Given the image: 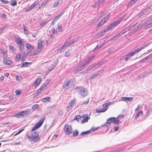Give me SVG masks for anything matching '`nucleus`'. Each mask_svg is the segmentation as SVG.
<instances>
[{"label":"nucleus","mask_w":152,"mask_h":152,"mask_svg":"<svg viewBox=\"0 0 152 152\" xmlns=\"http://www.w3.org/2000/svg\"><path fill=\"white\" fill-rule=\"evenodd\" d=\"M152 20V16L148 18L147 20L145 21L147 25Z\"/></svg>","instance_id":"obj_38"},{"label":"nucleus","mask_w":152,"mask_h":152,"mask_svg":"<svg viewBox=\"0 0 152 152\" xmlns=\"http://www.w3.org/2000/svg\"><path fill=\"white\" fill-rule=\"evenodd\" d=\"M97 76H96L95 75V76L94 74L93 75L91 76L89 79L92 80L93 79H94V78L96 77Z\"/></svg>","instance_id":"obj_54"},{"label":"nucleus","mask_w":152,"mask_h":152,"mask_svg":"<svg viewBox=\"0 0 152 152\" xmlns=\"http://www.w3.org/2000/svg\"><path fill=\"white\" fill-rule=\"evenodd\" d=\"M57 27H58V31L60 32H61L62 31V26H61V24L60 23H58L57 24Z\"/></svg>","instance_id":"obj_41"},{"label":"nucleus","mask_w":152,"mask_h":152,"mask_svg":"<svg viewBox=\"0 0 152 152\" xmlns=\"http://www.w3.org/2000/svg\"><path fill=\"white\" fill-rule=\"evenodd\" d=\"M3 62L6 65H10L12 63V61L9 60H7L6 57L3 56Z\"/></svg>","instance_id":"obj_13"},{"label":"nucleus","mask_w":152,"mask_h":152,"mask_svg":"<svg viewBox=\"0 0 152 152\" xmlns=\"http://www.w3.org/2000/svg\"><path fill=\"white\" fill-rule=\"evenodd\" d=\"M121 101H128L130 102L132 101L133 100V97H121Z\"/></svg>","instance_id":"obj_12"},{"label":"nucleus","mask_w":152,"mask_h":152,"mask_svg":"<svg viewBox=\"0 0 152 152\" xmlns=\"http://www.w3.org/2000/svg\"><path fill=\"white\" fill-rule=\"evenodd\" d=\"M88 71H89V70L87 68V69L84 70L82 72V74H84L85 73H86L88 72Z\"/></svg>","instance_id":"obj_61"},{"label":"nucleus","mask_w":152,"mask_h":152,"mask_svg":"<svg viewBox=\"0 0 152 152\" xmlns=\"http://www.w3.org/2000/svg\"><path fill=\"white\" fill-rule=\"evenodd\" d=\"M81 117L79 115L77 116L74 119H76L77 121H79L80 118H81Z\"/></svg>","instance_id":"obj_57"},{"label":"nucleus","mask_w":152,"mask_h":152,"mask_svg":"<svg viewBox=\"0 0 152 152\" xmlns=\"http://www.w3.org/2000/svg\"><path fill=\"white\" fill-rule=\"evenodd\" d=\"M65 56L67 57H69L70 56V53L69 51L66 52L65 53Z\"/></svg>","instance_id":"obj_51"},{"label":"nucleus","mask_w":152,"mask_h":152,"mask_svg":"<svg viewBox=\"0 0 152 152\" xmlns=\"http://www.w3.org/2000/svg\"><path fill=\"white\" fill-rule=\"evenodd\" d=\"M26 47L28 49L30 50H32L34 48L33 46L28 43H26Z\"/></svg>","instance_id":"obj_20"},{"label":"nucleus","mask_w":152,"mask_h":152,"mask_svg":"<svg viewBox=\"0 0 152 152\" xmlns=\"http://www.w3.org/2000/svg\"><path fill=\"white\" fill-rule=\"evenodd\" d=\"M106 1V0H98L96 2V4L99 5L101 4H103Z\"/></svg>","instance_id":"obj_23"},{"label":"nucleus","mask_w":152,"mask_h":152,"mask_svg":"<svg viewBox=\"0 0 152 152\" xmlns=\"http://www.w3.org/2000/svg\"><path fill=\"white\" fill-rule=\"evenodd\" d=\"M98 66V64H96L94 65H91L88 68V69L89 70H91L93 69H94V68H95L96 66Z\"/></svg>","instance_id":"obj_35"},{"label":"nucleus","mask_w":152,"mask_h":152,"mask_svg":"<svg viewBox=\"0 0 152 152\" xmlns=\"http://www.w3.org/2000/svg\"><path fill=\"white\" fill-rule=\"evenodd\" d=\"M101 47H102V46L101 45L99 46L97 45L96 46V47L95 48L94 50H97L99 49Z\"/></svg>","instance_id":"obj_62"},{"label":"nucleus","mask_w":152,"mask_h":152,"mask_svg":"<svg viewBox=\"0 0 152 152\" xmlns=\"http://www.w3.org/2000/svg\"><path fill=\"white\" fill-rule=\"evenodd\" d=\"M64 130L65 134H66L69 135L73 133L72 127L68 125H66L65 126Z\"/></svg>","instance_id":"obj_5"},{"label":"nucleus","mask_w":152,"mask_h":152,"mask_svg":"<svg viewBox=\"0 0 152 152\" xmlns=\"http://www.w3.org/2000/svg\"><path fill=\"white\" fill-rule=\"evenodd\" d=\"M31 63L28 62H24L22 64L20 67L21 68H23L25 67L28 66V64H30Z\"/></svg>","instance_id":"obj_21"},{"label":"nucleus","mask_w":152,"mask_h":152,"mask_svg":"<svg viewBox=\"0 0 152 152\" xmlns=\"http://www.w3.org/2000/svg\"><path fill=\"white\" fill-rule=\"evenodd\" d=\"M39 107V104H36L32 106V110L34 111L36 110L37 108H38Z\"/></svg>","instance_id":"obj_30"},{"label":"nucleus","mask_w":152,"mask_h":152,"mask_svg":"<svg viewBox=\"0 0 152 152\" xmlns=\"http://www.w3.org/2000/svg\"><path fill=\"white\" fill-rule=\"evenodd\" d=\"M73 81L72 80L70 79L66 83H64L63 85V88L65 90H69L72 86Z\"/></svg>","instance_id":"obj_4"},{"label":"nucleus","mask_w":152,"mask_h":152,"mask_svg":"<svg viewBox=\"0 0 152 152\" xmlns=\"http://www.w3.org/2000/svg\"><path fill=\"white\" fill-rule=\"evenodd\" d=\"M17 41L18 43L20 44L22 43L21 40L20 39H17Z\"/></svg>","instance_id":"obj_60"},{"label":"nucleus","mask_w":152,"mask_h":152,"mask_svg":"<svg viewBox=\"0 0 152 152\" xmlns=\"http://www.w3.org/2000/svg\"><path fill=\"white\" fill-rule=\"evenodd\" d=\"M77 92L82 96H85L87 95L88 92L87 90L82 87H78L76 88Z\"/></svg>","instance_id":"obj_3"},{"label":"nucleus","mask_w":152,"mask_h":152,"mask_svg":"<svg viewBox=\"0 0 152 152\" xmlns=\"http://www.w3.org/2000/svg\"><path fill=\"white\" fill-rule=\"evenodd\" d=\"M27 137L30 141H33L34 142H37L40 139L38 133L36 132H33L31 135L28 136Z\"/></svg>","instance_id":"obj_1"},{"label":"nucleus","mask_w":152,"mask_h":152,"mask_svg":"<svg viewBox=\"0 0 152 152\" xmlns=\"http://www.w3.org/2000/svg\"><path fill=\"white\" fill-rule=\"evenodd\" d=\"M124 16L123 17H121L120 18L119 20H117L116 21H115L113 22L109 26H107L106 28V30H108V31L110 30V29L113 28V27H115L116 26L119 24L120 22H121L124 19H125L124 18V17L125 16Z\"/></svg>","instance_id":"obj_2"},{"label":"nucleus","mask_w":152,"mask_h":152,"mask_svg":"<svg viewBox=\"0 0 152 152\" xmlns=\"http://www.w3.org/2000/svg\"><path fill=\"white\" fill-rule=\"evenodd\" d=\"M27 113V112L26 111H22L17 113L15 116L17 118H19L21 117V116H23L25 114H26Z\"/></svg>","instance_id":"obj_11"},{"label":"nucleus","mask_w":152,"mask_h":152,"mask_svg":"<svg viewBox=\"0 0 152 152\" xmlns=\"http://www.w3.org/2000/svg\"><path fill=\"white\" fill-rule=\"evenodd\" d=\"M59 3V0H57L55 2L54 4L53 7H55L58 6Z\"/></svg>","instance_id":"obj_39"},{"label":"nucleus","mask_w":152,"mask_h":152,"mask_svg":"<svg viewBox=\"0 0 152 152\" xmlns=\"http://www.w3.org/2000/svg\"><path fill=\"white\" fill-rule=\"evenodd\" d=\"M152 26V21L148 24L146 27H145V29H146L148 28H150Z\"/></svg>","instance_id":"obj_48"},{"label":"nucleus","mask_w":152,"mask_h":152,"mask_svg":"<svg viewBox=\"0 0 152 152\" xmlns=\"http://www.w3.org/2000/svg\"><path fill=\"white\" fill-rule=\"evenodd\" d=\"M114 119L115 117H111L108 118L107 120L106 124H110L113 122V121H114Z\"/></svg>","instance_id":"obj_16"},{"label":"nucleus","mask_w":152,"mask_h":152,"mask_svg":"<svg viewBox=\"0 0 152 152\" xmlns=\"http://www.w3.org/2000/svg\"><path fill=\"white\" fill-rule=\"evenodd\" d=\"M110 13H107L106 16L102 20L103 21H104V23H106L108 19L110 18Z\"/></svg>","instance_id":"obj_14"},{"label":"nucleus","mask_w":152,"mask_h":152,"mask_svg":"<svg viewBox=\"0 0 152 152\" xmlns=\"http://www.w3.org/2000/svg\"><path fill=\"white\" fill-rule=\"evenodd\" d=\"M135 53L134 52V50H133L132 51L128 53L126 55V56H129L130 55L131 56H133Z\"/></svg>","instance_id":"obj_49"},{"label":"nucleus","mask_w":152,"mask_h":152,"mask_svg":"<svg viewBox=\"0 0 152 152\" xmlns=\"http://www.w3.org/2000/svg\"><path fill=\"white\" fill-rule=\"evenodd\" d=\"M91 131L90 130H88L87 131L84 132H82L80 134L81 136L84 135L88 134L91 133Z\"/></svg>","instance_id":"obj_33"},{"label":"nucleus","mask_w":152,"mask_h":152,"mask_svg":"<svg viewBox=\"0 0 152 152\" xmlns=\"http://www.w3.org/2000/svg\"><path fill=\"white\" fill-rule=\"evenodd\" d=\"M83 119L82 120V122H86L88 121V118H88L87 116L85 117L86 116L85 115H83Z\"/></svg>","instance_id":"obj_28"},{"label":"nucleus","mask_w":152,"mask_h":152,"mask_svg":"<svg viewBox=\"0 0 152 152\" xmlns=\"http://www.w3.org/2000/svg\"><path fill=\"white\" fill-rule=\"evenodd\" d=\"M48 0H47L46 1H44L41 4V7L42 8L44 7L47 4V2Z\"/></svg>","instance_id":"obj_36"},{"label":"nucleus","mask_w":152,"mask_h":152,"mask_svg":"<svg viewBox=\"0 0 152 152\" xmlns=\"http://www.w3.org/2000/svg\"><path fill=\"white\" fill-rule=\"evenodd\" d=\"M15 93L16 95H18L21 94V92L20 90H17L15 91Z\"/></svg>","instance_id":"obj_58"},{"label":"nucleus","mask_w":152,"mask_h":152,"mask_svg":"<svg viewBox=\"0 0 152 152\" xmlns=\"http://www.w3.org/2000/svg\"><path fill=\"white\" fill-rule=\"evenodd\" d=\"M137 0H132L130 2L127 4V7H128L134 4L137 1Z\"/></svg>","instance_id":"obj_26"},{"label":"nucleus","mask_w":152,"mask_h":152,"mask_svg":"<svg viewBox=\"0 0 152 152\" xmlns=\"http://www.w3.org/2000/svg\"><path fill=\"white\" fill-rule=\"evenodd\" d=\"M142 49L141 47H140V48H137L136 49H135L134 50V51L135 53H136L137 52H139L140 50H142Z\"/></svg>","instance_id":"obj_50"},{"label":"nucleus","mask_w":152,"mask_h":152,"mask_svg":"<svg viewBox=\"0 0 152 152\" xmlns=\"http://www.w3.org/2000/svg\"><path fill=\"white\" fill-rule=\"evenodd\" d=\"M20 54H18L17 55H16V57H15V60L16 61H18L19 60H20Z\"/></svg>","instance_id":"obj_46"},{"label":"nucleus","mask_w":152,"mask_h":152,"mask_svg":"<svg viewBox=\"0 0 152 152\" xmlns=\"http://www.w3.org/2000/svg\"><path fill=\"white\" fill-rule=\"evenodd\" d=\"M104 13V12L103 11L101 13V15L100 17H99V18H97V17H95L94 18L93 20V23H95L96 22H97L99 20V19L100 18H101V16L103 15Z\"/></svg>","instance_id":"obj_15"},{"label":"nucleus","mask_w":152,"mask_h":152,"mask_svg":"<svg viewBox=\"0 0 152 152\" xmlns=\"http://www.w3.org/2000/svg\"><path fill=\"white\" fill-rule=\"evenodd\" d=\"M78 134V131L77 130H74L73 135L74 137H76L77 136Z\"/></svg>","instance_id":"obj_44"},{"label":"nucleus","mask_w":152,"mask_h":152,"mask_svg":"<svg viewBox=\"0 0 152 152\" xmlns=\"http://www.w3.org/2000/svg\"><path fill=\"white\" fill-rule=\"evenodd\" d=\"M113 122L114 124L117 125H118L121 123L118 119L116 118H115L114 121H113Z\"/></svg>","instance_id":"obj_25"},{"label":"nucleus","mask_w":152,"mask_h":152,"mask_svg":"<svg viewBox=\"0 0 152 152\" xmlns=\"http://www.w3.org/2000/svg\"><path fill=\"white\" fill-rule=\"evenodd\" d=\"M143 112L142 111H139L137 113L136 116V118H137V117H138L140 115H141V116H142L143 115Z\"/></svg>","instance_id":"obj_45"},{"label":"nucleus","mask_w":152,"mask_h":152,"mask_svg":"<svg viewBox=\"0 0 152 152\" xmlns=\"http://www.w3.org/2000/svg\"><path fill=\"white\" fill-rule=\"evenodd\" d=\"M124 117V115L122 114L118 116V119L123 118Z\"/></svg>","instance_id":"obj_63"},{"label":"nucleus","mask_w":152,"mask_h":152,"mask_svg":"<svg viewBox=\"0 0 152 152\" xmlns=\"http://www.w3.org/2000/svg\"><path fill=\"white\" fill-rule=\"evenodd\" d=\"M41 78L40 77H39L34 82V86L36 87L39 84V83L40 82L41 80Z\"/></svg>","instance_id":"obj_19"},{"label":"nucleus","mask_w":152,"mask_h":152,"mask_svg":"<svg viewBox=\"0 0 152 152\" xmlns=\"http://www.w3.org/2000/svg\"><path fill=\"white\" fill-rule=\"evenodd\" d=\"M44 120V118L42 119L39 120V121L36 124H35L34 127L32 128L31 130V131H33L36 129H37L39 127L42 125Z\"/></svg>","instance_id":"obj_6"},{"label":"nucleus","mask_w":152,"mask_h":152,"mask_svg":"<svg viewBox=\"0 0 152 152\" xmlns=\"http://www.w3.org/2000/svg\"><path fill=\"white\" fill-rule=\"evenodd\" d=\"M9 47L10 50H12V51L14 50V48L12 45H9Z\"/></svg>","instance_id":"obj_55"},{"label":"nucleus","mask_w":152,"mask_h":152,"mask_svg":"<svg viewBox=\"0 0 152 152\" xmlns=\"http://www.w3.org/2000/svg\"><path fill=\"white\" fill-rule=\"evenodd\" d=\"M84 63H81L79 66H78L77 68L73 71L74 74H76L79 71L84 69Z\"/></svg>","instance_id":"obj_8"},{"label":"nucleus","mask_w":152,"mask_h":152,"mask_svg":"<svg viewBox=\"0 0 152 152\" xmlns=\"http://www.w3.org/2000/svg\"><path fill=\"white\" fill-rule=\"evenodd\" d=\"M52 30L53 31V33L54 34H57V31L55 29V28L54 27H53L52 28Z\"/></svg>","instance_id":"obj_56"},{"label":"nucleus","mask_w":152,"mask_h":152,"mask_svg":"<svg viewBox=\"0 0 152 152\" xmlns=\"http://www.w3.org/2000/svg\"><path fill=\"white\" fill-rule=\"evenodd\" d=\"M17 2H16V1L15 0H11V3H10V5L12 6H14L16 5L17 4Z\"/></svg>","instance_id":"obj_42"},{"label":"nucleus","mask_w":152,"mask_h":152,"mask_svg":"<svg viewBox=\"0 0 152 152\" xmlns=\"http://www.w3.org/2000/svg\"><path fill=\"white\" fill-rule=\"evenodd\" d=\"M102 26L101 25V24L100 23H99L97 25L96 29H99L100 27H102Z\"/></svg>","instance_id":"obj_52"},{"label":"nucleus","mask_w":152,"mask_h":152,"mask_svg":"<svg viewBox=\"0 0 152 152\" xmlns=\"http://www.w3.org/2000/svg\"><path fill=\"white\" fill-rule=\"evenodd\" d=\"M148 44H145L143 45L141 47V48L142 49H144V48H145V47H147V45H148Z\"/></svg>","instance_id":"obj_64"},{"label":"nucleus","mask_w":152,"mask_h":152,"mask_svg":"<svg viewBox=\"0 0 152 152\" xmlns=\"http://www.w3.org/2000/svg\"><path fill=\"white\" fill-rule=\"evenodd\" d=\"M73 42V41H72L71 40L70 42H66L64 45L66 47H67L72 45Z\"/></svg>","instance_id":"obj_24"},{"label":"nucleus","mask_w":152,"mask_h":152,"mask_svg":"<svg viewBox=\"0 0 152 152\" xmlns=\"http://www.w3.org/2000/svg\"><path fill=\"white\" fill-rule=\"evenodd\" d=\"M122 36L120 32L119 34H116L113 38L112 40H115L118 38L120 36Z\"/></svg>","instance_id":"obj_31"},{"label":"nucleus","mask_w":152,"mask_h":152,"mask_svg":"<svg viewBox=\"0 0 152 152\" xmlns=\"http://www.w3.org/2000/svg\"><path fill=\"white\" fill-rule=\"evenodd\" d=\"M42 40H39L38 44L37 49L40 50L42 49Z\"/></svg>","instance_id":"obj_18"},{"label":"nucleus","mask_w":152,"mask_h":152,"mask_svg":"<svg viewBox=\"0 0 152 152\" xmlns=\"http://www.w3.org/2000/svg\"><path fill=\"white\" fill-rule=\"evenodd\" d=\"M64 12L62 13L61 14L58 15L56 16L54 18V21H56L58 19L61 17V16L63 14Z\"/></svg>","instance_id":"obj_34"},{"label":"nucleus","mask_w":152,"mask_h":152,"mask_svg":"<svg viewBox=\"0 0 152 152\" xmlns=\"http://www.w3.org/2000/svg\"><path fill=\"white\" fill-rule=\"evenodd\" d=\"M106 28H105L103 31H100L98 34H97L96 35L94 36V37L95 38H96L98 37H102L104 35L105 33L106 32H107L108 31V30H106Z\"/></svg>","instance_id":"obj_10"},{"label":"nucleus","mask_w":152,"mask_h":152,"mask_svg":"<svg viewBox=\"0 0 152 152\" xmlns=\"http://www.w3.org/2000/svg\"><path fill=\"white\" fill-rule=\"evenodd\" d=\"M50 97H47L46 98H44L42 99V101L43 102H46L48 101H50Z\"/></svg>","instance_id":"obj_29"},{"label":"nucleus","mask_w":152,"mask_h":152,"mask_svg":"<svg viewBox=\"0 0 152 152\" xmlns=\"http://www.w3.org/2000/svg\"><path fill=\"white\" fill-rule=\"evenodd\" d=\"M136 24L133 25L132 26H129V27H126L123 30L121 31L120 32L121 35H122L127 31H130L131 29H132L133 27L135 26Z\"/></svg>","instance_id":"obj_7"},{"label":"nucleus","mask_w":152,"mask_h":152,"mask_svg":"<svg viewBox=\"0 0 152 152\" xmlns=\"http://www.w3.org/2000/svg\"><path fill=\"white\" fill-rule=\"evenodd\" d=\"M57 63H55L53 65H52L51 66V67L49 68L48 69V70L49 72L51 71L55 67L56 64Z\"/></svg>","instance_id":"obj_37"},{"label":"nucleus","mask_w":152,"mask_h":152,"mask_svg":"<svg viewBox=\"0 0 152 152\" xmlns=\"http://www.w3.org/2000/svg\"><path fill=\"white\" fill-rule=\"evenodd\" d=\"M0 1L3 4H7L9 1L5 0H0Z\"/></svg>","instance_id":"obj_53"},{"label":"nucleus","mask_w":152,"mask_h":152,"mask_svg":"<svg viewBox=\"0 0 152 152\" xmlns=\"http://www.w3.org/2000/svg\"><path fill=\"white\" fill-rule=\"evenodd\" d=\"M103 108L100 110H96V112L97 113L103 112H105L108 109L107 104H104L103 105Z\"/></svg>","instance_id":"obj_9"},{"label":"nucleus","mask_w":152,"mask_h":152,"mask_svg":"<svg viewBox=\"0 0 152 152\" xmlns=\"http://www.w3.org/2000/svg\"><path fill=\"white\" fill-rule=\"evenodd\" d=\"M90 61H88V59H85V60L84 62H82L81 63H84V68L87 65H88L90 63Z\"/></svg>","instance_id":"obj_32"},{"label":"nucleus","mask_w":152,"mask_h":152,"mask_svg":"<svg viewBox=\"0 0 152 152\" xmlns=\"http://www.w3.org/2000/svg\"><path fill=\"white\" fill-rule=\"evenodd\" d=\"M23 27L24 32V34H28V31L26 30V28L25 26V25L24 24H23Z\"/></svg>","instance_id":"obj_43"},{"label":"nucleus","mask_w":152,"mask_h":152,"mask_svg":"<svg viewBox=\"0 0 152 152\" xmlns=\"http://www.w3.org/2000/svg\"><path fill=\"white\" fill-rule=\"evenodd\" d=\"M89 102V99H88L86 101H83V103L85 105L87 104H88Z\"/></svg>","instance_id":"obj_59"},{"label":"nucleus","mask_w":152,"mask_h":152,"mask_svg":"<svg viewBox=\"0 0 152 152\" xmlns=\"http://www.w3.org/2000/svg\"><path fill=\"white\" fill-rule=\"evenodd\" d=\"M75 101L72 100L69 103V105L67 107V109L68 110H70L71 109L72 107L74 106L75 104Z\"/></svg>","instance_id":"obj_17"},{"label":"nucleus","mask_w":152,"mask_h":152,"mask_svg":"<svg viewBox=\"0 0 152 152\" xmlns=\"http://www.w3.org/2000/svg\"><path fill=\"white\" fill-rule=\"evenodd\" d=\"M48 22V21H44L40 23V25L41 26H44Z\"/></svg>","instance_id":"obj_47"},{"label":"nucleus","mask_w":152,"mask_h":152,"mask_svg":"<svg viewBox=\"0 0 152 152\" xmlns=\"http://www.w3.org/2000/svg\"><path fill=\"white\" fill-rule=\"evenodd\" d=\"M146 24H147V23H146V22H145L144 23H140L139 25L137 27V28H141L145 25H146Z\"/></svg>","instance_id":"obj_27"},{"label":"nucleus","mask_w":152,"mask_h":152,"mask_svg":"<svg viewBox=\"0 0 152 152\" xmlns=\"http://www.w3.org/2000/svg\"><path fill=\"white\" fill-rule=\"evenodd\" d=\"M104 71V69L98 71L96 73L94 74V75H95L96 76H98L99 75L103 72Z\"/></svg>","instance_id":"obj_40"},{"label":"nucleus","mask_w":152,"mask_h":152,"mask_svg":"<svg viewBox=\"0 0 152 152\" xmlns=\"http://www.w3.org/2000/svg\"><path fill=\"white\" fill-rule=\"evenodd\" d=\"M43 89V87H41L38 90L37 92L34 95V97H36L38 96L41 92L42 90Z\"/></svg>","instance_id":"obj_22"}]
</instances>
